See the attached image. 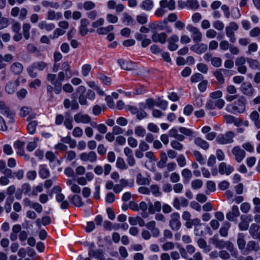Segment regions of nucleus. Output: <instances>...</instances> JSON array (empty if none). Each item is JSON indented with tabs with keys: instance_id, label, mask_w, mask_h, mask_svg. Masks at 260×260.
<instances>
[{
	"instance_id": "nucleus-1",
	"label": "nucleus",
	"mask_w": 260,
	"mask_h": 260,
	"mask_svg": "<svg viewBox=\"0 0 260 260\" xmlns=\"http://www.w3.org/2000/svg\"><path fill=\"white\" fill-rule=\"evenodd\" d=\"M247 101L245 98L243 96H240L238 100L231 104H229L226 106L225 110L230 113L237 112L242 113L245 110V106Z\"/></svg>"
},
{
	"instance_id": "nucleus-2",
	"label": "nucleus",
	"mask_w": 260,
	"mask_h": 260,
	"mask_svg": "<svg viewBox=\"0 0 260 260\" xmlns=\"http://www.w3.org/2000/svg\"><path fill=\"white\" fill-rule=\"evenodd\" d=\"M48 67V64L42 61H38L33 62L27 69L26 71L29 76L32 78H36L38 76L37 72L35 70H38L40 71H43Z\"/></svg>"
},
{
	"instance_id": "nucleus-3",
	"label": "nucleus",
	"mask_w": 260,
	"mask_h": 260,
	"mask_svg": "<svg viewBox=\"0 0 260 260\" xmlns=\"http://www.w3.org/2000/svg\"><path fill=\"white\" fill-rule=\"evenodd\" d=\"M238 28V25L235 22H230L229 25L225 27L226 36L230 39V41L232 43H234L236 41L234 31L237 30Z\"/></svg>"
},
{
	"instance_id": "nucleus-4",
	"label": "nucleus",
	"mask_w": 260,
	"mask_h": 260,
	"mask_svg": "<svg viewBox=\"0 0 260 260\" xmlns=\"http://www.w3.org/2000/svg\"><path fill=\"white\" fill-rule=\"evenodd\" d=\"M234 137L235 134L232 131H229L226 132L225 135H219L217 137L216 141L220 144H230L234 142Z\"/></svg>"
},
{
	"instance_id": "nucleus-5",
	"label": "nucleus",
	"mask_w": 260,
	"mask_h": 260,
	"mask_svg": "<svg viewBox=\"0 0 260 260\" xmlns=\"http://www.w3.org/2000/svg\"><path fill=\"white\" fill-rule=\"evenodd\" d=\"M180 218V214L178 213L174 212L171 214L169 226L173 231H177L180 229L181 223Z\"/></svg>"
},
{
	"instance_id": "nucleus-6",
	"label": "nucleus",
	"mask_w": 260,
	"mask_h": 260,
	"mask_svg": "<svg viewBox=\"0 0 260 260\" xmlns=\"http://www.w3.org/2000/svg\"><path fill=\"white\" fill-rule=\"evenodd\" d=\"M186 28L188 31L191 32V37L194 43H197L202 41V35L198 27L189 24L187 26Z\"/></svg>"
},
{
	"instance_id": "nucleus-7",
	"label": "nucleus",
	"mask_w": 260,
	"mask_h": 260,
	"mask_svg": "<svg viewBox=\"0 0 260 260\" xmlns=\"http://www.w3.org/2000/svg\"><path fill=\"white\" fill-rule=\"evenodd\" d=\"M156 105V101L152 98H148L145 100V102H141L139 104V109L141 111L144 112L146 114L145 110L147 109L149 110L153 109L155 106Z\"/></svg>"
},
{
	"instance_id": "nucleus-8",
	"label": "nucleus",
	"mask_w": 260,
	"mask_h": 260,
	"mask_svg": "<svg viewBox=\"0 0 260 260\" xmlns=\"http://www.w3.org/2000/svg\"><path fill=\"white\" fill-rule=\"evenodd\" d=\"M240 91L244 95L252 97L254 93L255 89L252 84L249 82L242 83L240 87Z\"/></svg>"
},
{
	"instance_id": "nucleus-9",
	"label": "nucleus",
	"mask_w": 260,
	"mask_h": 260,
	"mask_svg": "<svg viewBox=\"0 0 260 260\" xmlns=\"http://www.w3.org/2000/svg\"><path fill=\"white\" fill-rule=\"evenodd\" d=\"M74 118L75 122L78 123H90L93 127H95L96 126V122L91 121V118L88 115H75Z\"/></svg>"
},
{
	"instance_id": "nucleus-10",
	"label": "nucleus",
	"mask_w": 260,
	"mask_h": 260,
	"mask_svg": "<svg viewBox=\"0 0 260 260\" xmlns=\"http://www.w3.org/2000/svg\"><path fill=\"white\" fill-rule=\"evenodd\" d=\"M65 79V75L63 72H59L57 75V78L54 83V91L55 94L60 93L62 90V83Z\"/></svg>"
},
{
	"instance_id": "nucleus-11",
	"label": "nucleus",
	"mask_w": 260,
	"mask_h": 260,
	"mask_svg": "<svg viewBox=\"0 0 260 260\" xmlns=\"http://www.w3.org/2000/svg\"><path fill=\"white\" fill-rule=\"evenodd\" d=\"M232 153L235 156L236 161L239 163L241 162L246 156L245 151L239 146H235L232 149Z\"/></svg>"
},
{
	"instance_id": "nucleus-12",
	"label": "nucleus",
	"mask_w": 260,
	"mask_h": 260,
	"mask_svg": "<svg viewBox=\"0 0 260 260\" xmlns=\"http://www.w3.org/2000/svg\"><path fill=\"white\" fill-rule=\"evenodd\" d=\"M97 155L94 151L83 152L80 155V158L83 161H89L91 162H94L97 160Z\"/></svg>"
},
{
	"instance_id": "nucleus-13",
	"label": "nucleus",
	"mask_w": 260,
	"mask_h": 260,
	"mask_svg": "<svg viewBox=\"0 0 260 260\" xmlns=\"http://www.w3.org/2000/svg\"><path fill=\"white\" fill-rule=\"evenodd\" d=\"M188 204V200L183 197H176L174 199L173 205L177 210H180L181 207H186Z\"/></svg>"
},
{
	"instance_id": "nucleus-14",
	"label": "nucleus",
	"mask_w": 260,
	"mask_h": 260,
	"mask_svg": "<svg viewBox=\"0 0 260 260\" xmlns=\"http://www.w3.org/2000/svg\"><path fill=\"white\" fill-rule=\"evenodd\" d=\"M89 24V21L86 18H82L80 21V25L79 27V32L81 36H85L88 32L89 29L87 28Z\"/></svg>"
},
{
	"instance_id": "nucleus-15",
	"label": "nucleus",
	"mask_w": 260,
	"mask_h": 260,
	"mask_svg": "<svg viewBox=\"0 0 260 260\" xmlns=\"http://www.w3.org/2000/svg\"><path fill=\"white\" fill-rule=\"evenodd\" d=\"M260 226L259 225L252 223L249 230V233L253 239L260 241Z\"/></svg>"
},
{
	"instance_id": "nucleus-16",
	"label": "nucleus",
	"mask_w": 260,
	"mask_h": 260,
	"mask_svg": "<svg viewBox=\"0 0 260 260\" xmlns=\"http://www.w3.org/2000/svg\"><path fill=\"white\" fill-rule=\"evenodd\" d=\"M208 49V46L204 43H196L190 47V49L198 54L204 53Z\"/></svg>"
},
{
	"instance_id": "nucleus-17",
	"label": "nucleus",
	"mask_w": 260,
	"mask_h": 260,
	"mask_svg": "<svg viewBox=\"0 0 260 260\" xmlns=\"http://www.w3.org/2000/svg\"><path fill=\"white\" fill-rule=\"evenodd\" d=\"M234 170V168L231 165H227L225 162H221L219 166V172L220 174H225L227 175H230Z\"/></svg>"
},
{
	"instance_id": "nucleus-18",
	"label": "nucleus",
	"mask_w": 260,
	"mask_h": 260,
	"mask_svg": "<svg viewBox=\"0 0 260 260\" xmlns=\"http://www.w3.org/2000/svg\"><path fill=\"white\" fill-rule=\"evenodd\" d=\"M237 243L238 248L240 250L241 252L243 254L245 255V250H246V241L244 239V235L243 233H239L238 234Z\"/></svg>"
},
{
	"instance_id": "nucleus-19",
	"label": "nucleus",
	"mask_w": 260,
	"mask_h": 260,
	"mask_svg": "<svg viewBox=\"0 0 260 260\" xmlns=\"http://www.w3.org/2000/svg\"><path fill=\"white\" fill-rule=\"evenodd\" d=\"M23 71V66L19 62H15L10 66V71L15 75L21 74Z\"/></svg>"
},
{
	"instance_id": "nucleus-20",
	"label": "nucleus",
	"mask_w": 260,
	"mask_h": 260,
	"mask_svg": "<svg viewBox=\"0 0 260 260\" xmlns=\"http://www.w3.org/2000/svg\"><path fill=\"white\" fill-rule=\"evenodd\" d=\"M151 38L153 42H159L162 44H164L166 42L167 35L165 32H154L152 35Z\"/></svg>"
},
{
	"instance_id": "nucleus-21",
	"label": "nucleus",
	"mask_w": 260,
	"mask_h": 260,
	"mask_svg": "<svg viewBox=\"0 0 260 260\" xmlns=\"http://www.w3.org/2000/svg\"><path fill=\"white\" fill-rule=\"evenodd\" d=\"M117 62L120 68L125 70H132L135 68V64L132 61L118 59Z\"/></svg>"
},
{
	"instance_id": "nucleus-22",
	"label": "nucleus",
	"mask_w": 260,
	"mask_h": 260,
	"mask_svg": "<svg viewBox=\"0 0 260 260\" xmlns=\"http://www.w3.org/2000/svg\"><path fill=\"white\" fill-rule=\"evenodd\" d=\"M210 241L216 248L222 249L225 247L226 241L222 239H219L218 236L217 235H214V236L210 239Z\"/></svg>"
},
{
	"instance_id": "nucleus-23",
	"label": "nucleus",
	"mask_w": 260,
	"mask_h": 260,
	"mask_svg": "<svg viewBox=\"0 0 260 260\" xmlns=\"http://www.w3.org/2000/svg\"><path fill=\"white\" fill-rule=\"evenodd\" d=\"M224 119L227 123H234V125L237 126H239L243 123L241 119L236 118L231 115H225L224 116Z\"/></svg>"
},
{
	"instance_id": "nucleus-24",
	"label": "nucleus",
	"mask_w": 260,
	"mask_h": 260,
	"mask_svg": "<svg viewBox=\"0 0 260 260\" xmlns=\"http://www.w3.org/2000/svg\"><path fill=\"white\" fill-rule=\"evenodd\" d=\"M245 250V254L251 251H257L259 250V246L257 243L254 241H249L248 242Z\"/></svg>"
},
{
	"instance_id": "nucleus-25",
	"label": "nucleus",
	"mask_w": 260,
	"mask_h": 260,
	"mask_svg": "<svg viewBox=\"0 0 260 260\" xmlns=\"http://www.w3.org/2000/svg\"><path fill=\"white\" fill-rule=\"evenodd\" d=\"M159 6L172 11L175 9L176 3L174 0H161L159 2Z\"/></svg>"
},
{
	"instance_id": "nucleus-26",
	"label": "nucleus",
	"mask_w": 260,
	"mask_h": 260,
	"mask_svg": "<svg viewBox=\"0 0 260 260\" xmlns=\"http://www.w3.org/2000/svg\"><path fill=\"white\" fill-rule=\"evenodd\" d=\"M240 215L238 207L236 205H234L232 207V211L229 212L226 215V218L230 221H233L235 217H238Z\"/></svg>"
},
{
	"instance_id": "nucleus-27",
	"label": "nucleus",
	"mask_w": 260,
	"mask_h": 260,
	"mask_svg": "<svg viewBox=\"0 0 260 260\" xmlns=\"http://www.w3.org/2000/svg\"><path fill=\"white\" fill-rule=\"evenodd\" d=\"M88 255L90 257H95L97 260H105L103 251L101 249L88 250Z\"/></svg>"
},
{
	"instance_id": "nucleus-28",
	"label": "nucleus",
	"mask_w": 260,
	"mask_h": 260,
	"mask_svg": "<svg viewBox=\"0 0 260 260\" xmlns=\"http://www.w3.org/2000/svg\"><path fill=\"white\" fill-rule=\"evenodd\" d=\"M39 175L43 179H46L50 176V171L47 168L46 165H41L39 166Z\"/></svg>"
},
{
	"instance_id": "nucleus-29",
	"label": "nucleus",
	"mask_w": 260,
	"mask_h": 260,
	"mask_svg": "<svg viewBox=\"0 0 260 260\" xmlns=\"http://www.w3.org/2000/svg\"><path fill=\"white\" fill-rule=\"evenodd\" d=\"M61 72H63L65 75V78H71L73 76V73L71 71V66L67 61L63 62L61 64Z\"/></svg>"
},
{
	"instance_id": "nucleus-30",
	"label": "nucleus",
	"mask_w": 260,
	"mask_h": 260,
	"mask_svg": "<svg viewBox=\"0 0 260 260\" xmlns=\"http://www.w3.org/2000/svg\"><path fill=\"white\" fill-rule=\"evenodd\" d=\"M154 7V3L152 0H144L140 5V7L146 11H151Z\"/></svg>"
},
{
	"instance_id": "nucleus-31",
	"label": "nucleus",
	"mask_w": 260,
	"mask_h": 260,
	"mask_svg": "<svg viewBox=\"0 0 260 260\" xmlns=\"http://www.w3.org/2000/svg\"><path fill=\"white\" fill-rule=\"evenodd\" d=\"M69 199H70L71 203L77 207H80L84 205L81 197L79 195H74L71 198L69 197Z\"/></svg>"
},
{
	"instance_id": "nucleus-32",
	"label": "nucleus",
	"mask_w": 260,
	"mask_h": 260,
	"mask_svg": "<svg viewBox=\"0 0 260 260\" xmlns=\"http://www.w3.org/2000/svg\"><path fill=\"white\" fill-rule=\"evenodd\" d=\"M63 105L66 108L68 109L70 107L72 109H77L79 106L76 99H73L70 101L69 99H65L63 102Z\"/></svg>"
},
{
	"instance_id": "nucleus-33",
	"label": "nucleus",
	"mask_w": 260,
	"mask_h": 260,
	"mask_svg": "<svg viewBox=\"0 0 260 260\" xmlns=\"http://www.w3.org/2000/svg\"><path fill=\"white\" fill-rule=\"evenodd\" d=\"M62 17L61 12H55L54 10H50L47 12V19L50 20H59Z\"/></svg>"
},
{
	"instance_id": "nucleus-34",
	"label": "nucleus",
	"mask_w": 260,
	"mask_h": 260,
	"mask_svg": "<svg viewBox=\"0 0 260 260\" xmlns=\"http://www.w3.org/2000/svg\"><path fill=\"white\" fill-rule=\"evenodd\" d=\"M194 144L204 150H207L209 147V143L204 139L197 137L194 140Z\"/></svg>"
},
{
	"instance_id": "nucleus-35",
	"label": "nucleus",
	"mask_w": 260,
	"mask_h": 260,
	"mask_svg": "<svg viewBox=\"0 0 260 260\" xmlns=\"http://www.w3.org/2000/svg\"><path fill=\"white\" fill-rule=\"evenodd\" d=\"M197 244L199 247L203 249L205 253L209 252L211 249V246L208 245L205 240L203 238H200L197 241Z\"/></svg>"
},
{
	"instance_id": "nucleus-36",
	"label": "nucleus",
	"mask_w": 260,
	"mask_h": 260,
	"mask_svg": "<svg viewBox=\"0 0 260 260\" xmlns=\"http://www.w3.org/2000/svg\"><path fill=\"white\" fill-rule=\"evenodd\" d=\"M136 182L139 185H148L150 184V179L145 178L141 173H138L137 175Z\"/></svg>"
},
{
	"instance_id": "nucleus-37",
	"label": "nucleus",
	"mask_w": 260,
	"mask_h": 260,
	"mask_svg": "<svg viewBox=\"0 0 260 260\" xmlns=\"http://www.w3.org/2000/svg\"><path fill=\"white\" fill-rule=\"evenodd\" d=\"M39 27L41 29H45L47 31H50L55 28V25L54 23H48L45 21H42L39 23Z\"/></svg>"
},
{
	"instance_id": "nucleus-38",
	"label": "nucleus",
	"mask_w": 260,
	"mask_h": 260,
	"mask_svg": "<svg viewBox=\"0 0 260 260\" xmlns=\"http://www.w3.org/2000/svg\"><path fill=\"white\" fill-rule=\"evenodd\" d=\"M246 60L250 68L260 71V62L258 60L249 58H247Z\"/></svg>"
},
{
	"instance_id": "nucleus-39",
	"label": "nucleus",
	"mask_w": 260,
	"mask_h": 260,
	"mask_svg": "<svg viewBox=\"0 0 260 260\" xmlns=\"http://www.w3.org/2000/svg\"><path fill=\"white\" fill-rule=\"evenodd\" d=\"M181 175L184 178V183H187L192 177V173L188 169H184L181 172Z\"/></svg>"
},
{
	"instance_id": "nucleus-40",
	"label": "nucleus",
	"mask_w": 260,
	"mask_h": 260,
	"mask_svg": "<svg viewBox=\"0 0 260 260\" xmlns=\"http://www.w3.org/2000/svg\"><path fill=\"white\" fill-rule=\"evenodd\" d=\"M193 154L196 160L201 165H205L206 164V158L204 157L199 151H194Z\"/></svg>"
},
{
	"instance_id": "nucleus-41",
	"label": "nucleus",
	"mask_w": 260,
	"mask_h": 260,
	"mask_svg": "<svg viewBox=\"0 0 260 260\" xmlns=\"http://www.w3.org/2000/svg\"><path fill=\"white\" fill-rule=\"evenodd\" d=\"M231 226V223L228 222H225L224 225L222 226L219 230L220 235L222 237H226L228 235V230Z\"/></svg>"
},
{
	"instance_id": "nucleus-42",
	"label": "nucleus",
	"mask_w": 260,
	"mask_h": 260,
	"mask_svg": "<svg viewBox=\"0 0 260 260\" xmlns=\"http://www.w3.org/2000/svg\"><path fill=\"white\" fill-rule=\"evenodd\" d=\"M114 29V26L112 25H108L107 27H100L97 29L96 32L99 35H106L108 32L112 31Z\"/></svg>"
},
{
	"instance_id": "nucleus-43",
	"label": "nucleus",
	"mask_w": 260,
	"mask_h": 260,
	"mask_svg": "<svg viewBox=\"0 0 260 260\" xmlns=\"http://www.w3.org/2000/svg\"><path fill=\"white\" fill-rule=\"evenodd\" d=\"M20 189L21 190V192H22L24 194L30 197L31 187L29 183H23Z\"/></svg>"
},
{
	"instance_id": "nucleus-44",
	"label": "nucleus",
	"mask_w": 260,
	"mask_h": 260,
	"mask_svg": "<svg viewBox=\"0 0 260 260\" xmlns=\"http://www.w3.org/2000/svg\"><path fill=\"white\" fill-rule=\"evenodd\" d=\"M38 125V123L36 121H30L27 126V129L28 133L30 135H33L35 133L36 130V127Z\"/></svg>"
},
{
	"instance_id": "nucleus-45",
	"label": "nucleus",
	"mask_w": 260,
	"mask_h": 260,
	"mask_svg": "<svg viewBox=\"0 0 260 260\" xmlns=\"http://www.w3.org/2000/svg\"><path fill=\"white\" fill-rule=\"evenodd\" d=\"M31 26L29 23H25L23 25L22 33L26 40H28L30 38L29 30Z\"/></svg>"
},
{
	"instance_id": "nucleus-46",
	"label": "nucleus",
	"mask_w": 260,
	"mask_h": 260,
	"mask_svg": "<svg viewBox=\"0 0 260 260\" xmlns=\"http://www.w3.org/2000/svg\"><path fill=\"white\" fill-rule=\"evenodd\" d=\"M43 190V185L42 183L39 184L37 186H34L31 190V196H37L39 193L42 192Z\"/></svg>"
},
{
	"instance_id": "nucleus-47",
	"label": "nucleus",
	"mask_w": 260,
	"mask_h": 260,
	"mask_svg": "<svg viewBox=\"0 0 260 260\" xmlns=\"http://www.w3.org/2000/svg\"><path fill=\"white\" fill-rule=\"evenodd\" d=\"M186 6L191 9L196 10L199 7V4L197 0H187Z\"/></svg>"
},
{
	"instance_id": "nucleus-48",
	"label": "nucleus",
	"mask_w": 260,
	"mask_h": 260,
	"mask_svg": "<svg viewBox=\"0 0 260 260\" xmlns=\"http://www.w3.org/2000/svg\"><path fill=\"white\" fill-rule=\"evenodd\" d=\"M16 89V88L13 85V82H9L6 84L5 91L7 93L9 94H13L15 92Z\"/></svg>"
},
{
	"instance_id": "nucleus-49",
	"label": "nucleus",
	"mask_w": 260,
	"mask_h": 260,
	"mask_svg": "<svg viewBox=\"0 0 260 260\" xmlns=\"http://www.w3.org/2000/svg\"><path fill=\"white\" fill-rule=\"evenodd\" d=\"M213 75L219 84H223L224 83L225 80L224 79V76L219 70V69L215 71L214 72Z\"/></svg>"
},
{
	"instance_id": "nucleus-50",
	"label": "nucleus",
	"mask_w": 260,
	"mask_h": 260,
	"mask_svg": "<svg viewBox=\"0 0 260 260\" xmlns=\"http://www.w3.org/2000/svg\"><path fill=\"white\" fill-rule=\"evenodd\" d=\"M72 117L70 116V115H66L64 117V124L66 127L69 129H72L73 127Z\"/></svg>"
},
{
	"instance_id": "nucleus-51",
	"label": "nucleus",
	"mask_w": 260,
	"mask_h": 260,
	"mask_svg": "<svg viewBox=\"0 0 260 260\" xmlns=\"http://www.w3.org/2000/svg\"><path fill=\"white\" fill-rule=\"evenodd\" d=\"M116 167L120 170L127 169V167L123 159V158L118 157L116 161Z\"/></svg>"
},
{
	"instance_id": "nucleus-52",
	"label": "nucleus",
	"mask_w": 260,
	"mask_h": 260,
	"mask_svg": "<svg viewBox=\"0 0 260 260\" xmlns=\"http://www.w3.org/2000/svg\"><path fill=\"white\" fill-rule=\"evenodd\" d=\"M156 106L158 107L161 110H165L168 108V103L167 101L161 100V99L159 98L158 100L156 101Z\"/></svg>"
},
{
	"instance_id": "nucleus-53",
	"label": "nucleus",
	"mask_w": 260,
	"mask_h": 260,
	"mask_svg": "<svg viewBox=\"0 0 260 260\" xmlns=\"http://www.w3.org/2000/svg\"><path fill=\"white\" fill-rule=\"evenodd\" d=\"M150 190L155 197H159L161 195V193L159 190V187L158 185H151L150 186Z\"/></svg>"
},
{
	"instance_id": "nucleus-54",
	"label": "nucleus",
	"mask_w": 260,
	"mask_h": 260,
	"mask_svg": "<svg viewBox=\"0 0 260 260\" xmlns=\"http://www.w3.org/2000/svg\"><path fill=\"white\" fill-rule=\"evenodd\" d=\"M0 112L3 114H10L11 110L3 101H0Z\"/></svg>"
},
{
	"instance_id": "nucleus-55",
	"label": "nucleus",
	"mask_w": 260,
	"mask_h": 260,
	"mask_svg": "<svg viewBox=\"0 0 260 260\" xmlns=\"http://www.w3.org/2000/svg\"><path fill=\"white\" fill-rule=\"evenodd\" d=\"M46 158L49 161L50 163L55 162V160L58 159L54 153L52 151H47L45 154Z\"/></svg>"
},
{
	"instance_id": "nucleus-56",
	"label": "nucleus",
	"mask_w": 260,
	"mask_h": 260,
	"mask_svg": "<svg viewBox=\"0 0 260 260\" xmlns=\"http://www.w3.org/2000/svg\"><path fill=\"white\" fill-rule=\"evenodd\" d=\"M123 17L122 18V22L125 23L126 25H129L133 23L134 20L132 17L127 13H124L123 14Z\"/></svg>"
},
{
	"instance_id": "nucleus-57",
	"label": "nucleus",
	"mask_w": 260,
	"mask_h": 260,
	"mask_svg": "<svg viewBox=\"0 0 260 260\" xmlns=\"http://www.w3.org/2000/svg\"><path fill=\"white\" fill-rule=\"evenodd\" d=\"M241 221L239 223L238 226L240 231H246L249 228V223L243 219V215L240 217Z\"/></svg>"
},
{
	"instance_id": "nucleus-58",
	"label": "nucleus",
	"mask_w": 260,
	"mask_h": 260,
	"mask_svg": "<svg viewBox=\"0 0 260 260\" xmlns=\"http://www.w3.org/2000/svg\"><path fill=\"white\" fill-rule=\"evenodd\" d=\"M203 181L200 179H196L193 180L191 183V186L193 189H198L203 186Z\"/></svg>"
},
{
	"instance_id": "nucleus-59",
	"label": "nucleus",
	"mask_w": 260,
	"mask_h": 260,
	"mask_svg": "<svg viewBox=\"0 0 260 260\" xmlns=\"http://www.w3.org/2000/svg\"><path fill=\"white\" fill-rule=\"evenodd\" d=\"M171 146L173 149L178 151L182 150L183 148V145L176 140L171 142Z\"/></svg>"
},
{
	"instance_id": "nucleus-60",
	"label": "nucleus",
	"mask_w": 260,
	"mask_h": 260,
	"mask_svg": "<svg viewBox=\"0 0 260 260\" xmlns=\"http://www.w3.org/2000/svg\"><path fill=\"white\" fill-rule=\"evenodd\" d=\"M91 70V66L89 64H85L82 67L81 73L84 77L88 76Z\"/></svg>"
},
{
	"instance_id": "nucleus-61",
	"label": "nucleus",
	"mask_w": 260,
	"mask_h": 260,
	"mask_svg": "<svg viewBox=\"0 0 260 260\" xmlns=\"http://www.w3.org/2000/svg\"><path fill=\"white\" fill-rule=\"evenodd\" d=\"M42 5L45 7H50L56 9L59 8V5L57 2L44 1L42 2Z\"/></svg>"
},
{
	"instance_id": "nucleus-62",
	"label": "nucleus",
	"mask_w": 260,
	"mask_h": 260,
	"mask_svg": "<svg viewBox=\"0 0 260 260\" xmlns=\"http://www.w3.org/2000/svg\"><path fill=\"white\" fill-rule=\"evenodd\" d=\"M178 166L180 167H184L186 165L185 156L183 154H180L176 159Z\"/></svg>"
},
{
	"instance_id": "nucleus-63",
	"label": "nucleus",
	"mask_w": 260,
	"mask_h": 260,
	"mask_svg": "<svg viewBox=\"0 0 260 260\" xmlns=\"http://www.w3.org/2000/svg\"><path fill=\"white\" fill-rule=\"evenodd\" d=\"M83 7L86 11H89L95 7V4L91 1H86L83 4Z\"/></svg>"
},
{
	"instance_id": "nucleus-64",
	"label": "nucleus",
	"mask_w": 260,
	"mask_h": 260,
	"mask_svg": "<svg viewBox=\"0 0 260 260\" xmlns=\"http://www.w3.org/2000/svg\"><path fill=\"white\" fill-rule=\"evenodd\" d=\"M76 157V153L74 151L70 150L66 152L64 158L68 161H72Z\"/></svg>"
}]
</instances>
